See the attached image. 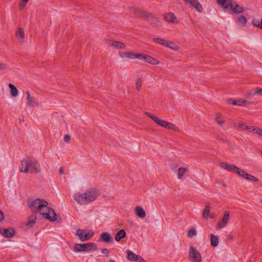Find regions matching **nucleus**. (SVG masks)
<instances>
[{
	"mask_svg": "<svg viewBox=\"0 0 262 262\" xmlns=\"http://www.w3.org/2000/svg\"><path fill=\"white\" fill-rule=\"evenodd\" d=\"M28 206L32 212H39L43 216L51 222L56 220V214L55 211L48 206V203L43 199H30L27 202Z\"/></svg>",
	"mask_w": 262,
	"mask_h": 262,
	"instance_id": "obj_1",
	"label": "nucleus"
},
{
	"mask_svg": "<svg viewBox=\"0 0 262 262\" xmlns=\"http://www.w3.org/2000/svg\"><path fill=\"white\" fill-rule=\"evenodd\" d=\"M100 195L99 191L95 188H89L84 192H77L73 198L79 205H86L94 201Z\"/></svg>",
	"mask_w": 262,
	"mask_h": 262,
	"instance_id": "obj_2",
	"label": "nucleus"
},
{
	"mask_svg": "<svg viewBox=\"0 0 262 262\" xmlns=\"http://www.w3.org/2000/svg\"><path fill=\"white\" fill-rule=\"evenodd\" d=\"M219 165L223 168L227 170L228 171L234 172L236 173L238 176L242 177L246 180L254 182L258 181V179L256 177L248 174L244 170L236 167L234 165L229 164L227 162H220Z\"/></svg>",
	"mask_w": 262,
	"mask_h": 262,
	"instance_id": "obj_3",
	"label": "nucleus"
},
{
	"mask_svg": "<svg viewBox=\"0 0 262 262\" xmlns=\"http://www.w3.org/2000/svg\"><path fill=\"white\" fill-rule=\"evenodd\" d=\"M120 57L129 59H139L143 60L147 63L150 64H159L160 62L156 58H152L148 55H143L140 53H134L131 51L120 52L119 53Z\"/></svg>",
	"mask_w": 262,
	"mask_h": 262,
	"instance_id": "obj_4",
	"label": "nucleus"
},
{
	"mask_svg": "<svg viewBox=\"0 0 262 262\" xmlns=\"http://www.w3.org/2000/svg\"><path fill=\"white\" fill-rule=\"evenodd\" d=\"M20 171L25 173H38L40 171L39 164L34 159L27 157L21 162Z\"/></svg>",
	"mask_w": 262,
	"mask_h": 262,
	"instance_id": "obj_5",
	"label": "nucleus"
},
{
	"mask_svg": "<svg viewBox=\"0 0 262 262\" xmlns=\"http://www.w3.org/2000/svg\"><path fill=\"white\" fill-rule=\"evenodd\" d=\"M146 115L151 118L157 124L164 127L166 128L172 129L175 132H179V128L173 124L169 123L164 120L160 119L158 117L151 114L149 113H145Z\"/></svg>",
	"mask_w": 262,
	"mask_h": 262,
	"instance_id": "obj_6",
	"label": "nucleus"
},
{
	"mask_svg": "<svg viewBox=\"0 0 262 262\" xmlns=\"http://www.w3.org/2000/svg\"><path fill=\"white\" fill-rule=\"evenodd\" d=\"M188 257L189 262H202L201 253L193 246L189 247Z\"/></svg>",
	"mask_w": 262,
	"mask_h": 262,
	"instance_id": "obj_7",
	"label": "nucleus"
},
{
	"mask_svg": "<svg viewBox=\"0 0 262 262\" xmlns=\"http://www.w3.org/2000/svg\"><path fill=\"white\" fill-rule=\"evenodd\" d=\"M76 235L79 238L81 241L84 242L92 237L94 235V232L92 230L87 232L85 230L78 229Z\"/></svg>",
	"mask_w": 262,
	"mask_h": 262,
	"instance_id": "obj_8",
	"label": "nucleus"
},
{
	"mask_svg": "<svg viewBox=\"0 0 262 262\" xmlns=\"http://www.w3.org/2000/svg\"><path fill=\"white\" fill-rule=\"evenodd\" d=\"M230 212L226 211L221 221L217 225V229H221L226 227L229 221Z\"/></svg>",
	"mask_w": 262,
	"mask_h": 262,
	"instance_id": "obj_9",
	"label": "nucleus"
},
{
	"mask_svg": "<svg viewBox=\"0 0 262 262\" xmlns=\"http://www.w3.org/2000/svg\"><path fill=\"white\" fill-rule=\"evenodd\" d=\"M183 1L193 7L198 12L203 11V7L198 0H183Z\"/></svg>",
	"mask_w": 262,
	"mask_h": 262,
	"instance_id": "obj_10",
	"label": "nucleus"
},
{
	"mask_svg": "<svg viewBox=\"0 0 262 262\" xmlns=\"http://www.w3.org/2000/svg\"><path fill=\"white\" fill-rule=\"evenodd\" d=\"M99 241L104 242L106 243H113L114 239L111 234L106 232H103L101 234Z\"/></svg>",
	"mask_w": 262,
	"mask_h": 262,
	"instance_id": "obj_11",
	"label": "nucleus"
},
{
	"mask_svg": "<svg viewBox=\"0 0 262 262\" xmlns=\"http://www.w3.org/2000/svg\"><path fill=\"white\" fill-rule=\"evenodd\" d=\"M0 233L5 237H11L15 235V230L12 228L0 229Z\"/></svg>",
	"mask_w": 262,
	"mask_h": 262,
	"instance_id": "obj_12",
	"label": "nucleus"
},
{
	"mask_svg": "<svg viewBox=\"0 0 262 262\" xmlns=\"http://www.w3.org/2000/svg\"><path fill=\"white\" fill-rule=\"evenodd\" d=\"M27 104L29 106L31 107L36 106L38 105V102L36 99L31 96L30 93L27 91Z\"/></svg>",
	"mask_w": 262,
	"mask_h": 262,
	"instance_id": "obj_13",
	"label": "nucleus"
},
{
	"mask_svg": "<svg viewBox=\"0 0 262 262\" xmlns=\"http://www.w3.org/2000/svg\"><path fill=\"white\" fill-rule=\"evenodd\" d=\"M83 251L90 252L91 251H96L97 249V244L94 243H89L86 244H82Z\"/></svg>",
	"mask_w": 262,
	"mask_h": 262,
	"instance_id": "obj_14",
	"label": "nucleus"
},
{
	"mask_svg": "<svg viewBox=\"0 0 262 262\" xmlns=\"http://www.w3.org/2000/svg\"><path fill=\"white\" fill-rule=\"evenodd\" d=\"M218 4L224 9L230 8L232 3V0H217Z\"/></svg>",
	"mask_w": 262,
	"mask_h": 262,
	"instance_id": "obj_15",
	"label": "nucleus"
},
{
	"mask_svg": "<svg viewBox=\"0 0 262 262\" xmlns=\"http://www.w3.org/2000/svg\"><path fill=\"white\" fill-rule=\"evenodd\" d=\"M135 212L137 216L140 218L143 219L146 216V213L145 211L141 206H136L135 208Z\"/></svg>",
	"mask_w": 262,
	"mask_h": 262,
	"instance_id": "obj_16",
	"label": "nucleus"
},
{
	"mask_svg": "<svg viewBox=\"0 0 262 262\" xmlns=\"http://www.w3.org/2000/svg\"><path fill=\"white\" fill-rule=\"evenodd\" d=\"M230 9L234 13H240L244 11V8L243 7H240L236 3L233 2L231 5Z\"/></svg>",
	"mask_w": 262,
	"mask_h": 262,
	"instance_id": "obj_17",
	"label": "nucleus"
},
{
	"mask_svg": "<svg viewBox=\"0 0 262 262\" xmlns=\"http://www.w3.org/2000/svg\"><path fill=\"white\" fill-rule=\"evenodd\" d=\"M230 101H232L231 99ZM253 102L248 101L246 100H233L232 104L233 105H239L241 106L246 105V104H251Z\"/></svg>",
	"mask_w": 262,
	"mask_h": 262,
	"instance_id": "obj_18",
	"label": "nucleus"
},
{
	"mask_svg": "<svg viewBox=\"0 0 262 262\" xmlns=\"http://www.w3.org/2000/svg\"><path fill=\"white\" fill-rule=\"evenodd\" d=\"M140 255H137L130 250L127 251V258L130 261H136Z\"/></svg>",
	"mask_w": 262,
	"mask_h": 262,
	"instance_id": "obj_19",
	"label": "nucleus"
},
{
	"mask_svg": "<svg viewBox=\"0 0 262 262\" xmlns=\"http://www.w3.org/2000/svg\"><path fill=\"white\" fill-rule=\"evenodd\" d=\"M126 236V232L124 230L122 229L119 230L117 233L116 234L115 236V239L117 242H119L121 239L125 237Z\"/></svg>",
	"mask_w": 262,
	"mask_h": 262,
	"instance_id": "obj_20",
	"label": "nucleus"
},
{
	"mask_svg": "<svg viewBox=\"0 0 262 262\" xmlns=\"http://www.w3.org/2000/svg\"><path fill=\"white\" fill-rule=\"evenodd\" d=\"M16 36L17 39L20 42H22L25 38V32L23 29L19 28L16 33Z\"/></svg>",
	"mask_w": 262,
	"mask_h": 262,
	"instance_id": "obj_21",
	"label": "nucleus"
},
{
	"mask_svg": "<svg viewBox=\"0 0 262 262\" xmlns=\"http://www.w3.org/2000/svg\"><path fill=\"white\" fill-rule=\"evenodd\" d=\"M210 204L209 203H206L205 204V207L204 209L202 216L204 219H208V214L210 212Z\"/></svg>",
	"mask_w": 262,
	"mask_h": 262,
	"instance_id": "obj_22",
	"label": "nucleus"
},
{
	"mask_svg": "<svg viewBox=\"0 0 262 262\" xmlns=\"http://www.w3.org/2000/svg\"><path fill=\"white\" fill-rule=\"evenodd\" d=\"M210 242L211 245L215 247L219 245V237L217 235H215L213 234L210 235Z\"/></svg>",
	"mask_w": 262,
	"mask_h": 262,
	"instance_id": "obj_23",
	"label": "nucleus"
},
{
	"mask_svg": "<svg viewBox=\"0 0 262 262\" xmlns=\"http://www.w3.org/2000/svg\"><path fill=\"white\" fill-rule=\"evenodd\" d=\"M36 216L35 214H32L29 217L28 222L26 224V226L28 227H31L35 223L36 220Z\"/></svg>",
	"mask_w": 262,
	"mask_h": 262,
	"instance_id": "obj_24",
	"label": "nucleus"
},
{
	"mask_svg": "<svg viewBox=\"0 0 262 262\" xmlns=\"http://www.w3.org/2000/svg\"><path fill=\"white\" fill-rule=\"evenodd\" d=\"M165 19L166 21L170 23L177 22V18L173 13H170L165 16Z\"/></svg>",
	"mask_w": 262,
	"mask_h": 262,
	"instance_id": "obj_25",
	"label": "nucleus"
},
{
	"mask_svg": "<svg viewBox=\"0 0 262 262\" xmlns=\"http://www.w3.org/2000/svg\"><path fill=\"white\" fill-rule=\"evenodd\" d=\"M112 46L117 49H124L126 47L123 42L118 41H113L112 42Z\"/></svg>",
	"mask_w": 262,
	"mask_h": 262,
	"instance_id": "obj_26",
	"label": "nucleus"
},
{
	"mask_svg": "<svg viewBox=\"0 0 262 262\" xmlns=\"http://www.w3.org/2000/svg\"><path fill=\"white\" fill-rule=\"evenodd\" d=\"M8 86L11 90L10 94L11 96L13 97H16L18 95V90L16 86L11 83H9Z\"/></svg>",
	"mask_w": 262,
	"mask_h": 262,
	"instance_id": "obj_27",
	"label": "nucleus"
},
{
	"mask_svg": "<svg viewBox=\"0 0 262 262\" xmlns=\"http://www.w3.org/2000/svg\"><path fill=\"white\" fill-rule=\"evenodd\" d=\"M167 47L170 48L171 50H174V51H178L179 49V47L177 46L174 42L171 41H168L166 46Z\"/></svg>",
	"mask_w": 262,
	"mask_h": 262,
	"instance_id": "obj_28",
	"label": "nucleus"
},
{
	"mask_svg": "<svg viewBox=\"0 0 262 262\" xmlns=\"http://www.w3.org/2000/svg\"><path fill=\"white\" fill-rule=\"evenodd\" d=\"M215 121L220 125L222 126L224 123L225 120L223 119L222 115L221 113H217L215 117Z\"/></svg>",
	"mask_w": 262,
	"mask_h": 262,
	"instance_id": "obj_29",
	"label": "nucleus"
},
{
	"mask_svg": "<svg viewBox=\"0 0 262 262\" xmlns=\"http://www.w3.org/2000/svg\"><path fill=\"white\" fill-rule=\"evenodd\" d=\"M153 40L163 46H166L168 40H165L163 38H159L158 37H154Z\"/></svg>",
	"mask_w": 262,
	"mask_h": 262,
	"instance_id": "obj_30",
	"label": "nucleus"
},
{
	"mask_svg": "<svg viewBox=\"0 0 262 262\" xmlns=\"http://www.w3.org/2000/svg\"><path fill=\"white\" fill-rule=\"evenodd\" d=\"M187 171V169L186 168H183L180 167L178 169V179H182V177L184 174V173Z\"/></svg>",
	"mask_w": 262,
	"mask_h": 262,
	"instance_id": "obj_31",
	"label": "nucleus"
},
{
	"mask_svg": "<svg viewBox=\"0 0 262 262\" xmlns=\"http://www.w3.org/2000/svg\"><path fill=\"white\" fill-rule=\"evenodd\" d=\"M82 244H75L74 246V248H73V250L74 252H83V247H82Z\"/></svg>",
	"mask_w": 262,
	"mask_h": 262,
	"instance_id": "obj_32",
	"label": "nucleus"
},
{
	"mask_svg": "<svg viewBox=\"0 0 262 262\" xmlns=\"http://www.w3.org/2000/svg\"><path fill=\"white\" fill-rule=\"evenodd\" d=\"M256 95V90L255 88V89H252V90L248 91L245 95V97L249 98V97L254 96Z\"/></svg>",
	"mask_w": 262,
	"mask_h": 262,
	"instance_id": "obj_33",
	"label": "nucleus"
},
{
	"mask_svg": "<svg viewBox=\"0 0 262 262\" xmlns=\"http://www.w3.org/2000/svg\"><path fill=\"white\" fill-rule=\"evenodd\" d=\"M196 235V230L194 228L190 229L187 232V236L189 238H192Z\"/></svg>",
	"mask_w": 262,
	"mask_h": 262,
	"instance_id": "obj_34",
	"label": "nucleus"
},
{
	"mask_svg": "<svg viewBox=\"0 0 262 262\" xmlns=\"http://www.w3.org/2000/svg\"><path fill=\"white\" fill-rule=\"evenodd\" d=\"M136 89L139 91L142 86L141 80L140 78H138L136 82Z\"/></svg>",
	"mask_w": 262,
	"mask_h": 262,
	"instance_id": "obj_35",
	"label": "nucleus"
},
{
	"mask_svg": "<svg viewBox=\"0 0 262 262\" xmlns=\"http://www.w3.org/2000/svg\"><path fill=\"white\" fill-rule=\"evenodd\" d=\"M29 0H21L19 4L20 9H23Z\"/></svg>",
	"mask_w": 262,
	"mask_h": 262,
	"instance_id": "obj_36",
	"label": "nucleus"
},
{
	"mask_svg": "<svg viewBox=\"0 0 262 262\" xmlns=\"http://www.w3.org/2000/svg\"><path fill=\"white\" fill-rule=\"evenodd\" d=\"M258 128H256L254 126H248V128H247V130H248L249 132L256 134V130L258 129Z\"/></svg>",
	"mask_w": 262,
	"mask_h": 262,
	"instance_id": "obj_37",
	"label": "nucleus"
},
{
	"mask_svg": "<svg viewBox=\"0 0 262 262\" xmlns=\"http://www.w3.org/2000/svg\"><path fill=\"white\" fill-rule=\"evenodd\" d=\"M238 21L242 25H245L247 22V19L245 17L241 16L238 17Z\"/></svg>",
	"mask_w": 262,
	"mask_h": 262,
	"instance_id": "obj_38",
	"label": "nucleus"
},
{
	"mask_svg": "<svg viewBox=\"0 0 262 262\" xmlns=\"http://www.w3.org/2000/svg\"><path fill=\"white\" fill-rule=\"evenodd\" d=\"M238 126L243 130H247V128H248V126L243 123H239Z\"/></svg>",
	"mask_w": 262,
	"mask_h": 262,
	"instance_id": "obj_39",
	"label": "nucleus"
},
{
	"mask_svg": "<svg viewBox=\"0 0 262 262\" xmlns=\"http://www.w3.org/2000/svg\"><path fill=\"white\" fill-rule=\"evenodd\" d=\"M256 95L262 96V88H255Z\"/></svg>",
	"mask_w": 262,
	"mask_h": 262,
	"instance_id": "obj_40",
	"label": "nucleus"
},
{
	"mask_svg": "<svg viewBox=\"0 0 262 262\" xmlns=\"http://www.w3.org/2000/svg\"><path fill=\"white\" fill-rule=\"evenodd\" d=\"M160 20L156 17L152 18L150 21V23L153 24H157L159 23Z\"/></svg>",
	"mask_w": 262,
	"mask_h": 262,
	"instance_id": "obj_41",
	"label": "nucleus"
},
{
	"mask_svg": "<svg viewBox=\"0 0 262 262\" xmlns=\"http://www.w3.org/2000/svg\"><path fill=\"white\" fill-rule=\"evenodd\" d=\"M101 252L106 255H108V254H110L109 250L106 248L102 249Z\"/></svg>",
	"mask_w": 262,
	"mask_h": 262,
	"instance_id": "obj_42",
	"label": "nucleus"
},
{
	"mask_svg": "<svg viewBox=\"0 0 262 262\" xmlns=\"http://www.w3.org/2000/svg\"><path fill=\"white\" fill-rule=\"evenodd\" d=\"M71 140V136L69 135H66L64 136V141L66 142H68Z\"/></svg>",
	"mask_w": 262,
	"mask_h": 262,
	"instance_id": "obj_43",
	"label": "nucleus"
},
{
	"mask_svg": "<svg viewBox=\"0 0 262 262\" xmlns=\"http://www.w3.org/2000/svg\"><path fill=\"white\" fill-rule=\"evenodd\" d=\"M136 262H147L141 256H139V258L137 259Z\"/></svg>",
	"mask_w": 262,
	"mask_h": 262,
	"instance_id": "obj_44",
	"label": "nucleus"
},
{
	"mask_svg": "<svg viewBox=\"0 0 262 262\" xmlns=\"http://www.w3.org/2000/svg\"><path fill=\"white\" fill-rule=\"evenodd\" d=\"M256 134L262 137V129L258 128L256 130Z\"/></svg>",
	"mask_w": 262,
	"mask_h": 262,
	"instance_id": "obj_45",
	"label": "nucleus"
},
{
	"mask_svg": "<svg viewBox=\"0 0 262 262\" xmlns=\"http://www.w3.org/2000/svg\"><path fill=\"white\" fill-rule=\"evenodd\" d=\"M59 172L61 174H63L64 173V170H63V167L60 168L59 170Z\"/></svg>",
	"mask_w": 262,
	"mask_h": 262,
	"instance_id": "obj_46",
	"label": "nucleus"
},
{
	"mask_svg": "<svg viewBox=\"0 0 262 262\" xmlns=\"http://www.w3.org/2000/svg\"><path fill=\"white\" fill-rule=\"evenodd\" d=\"M209 217L210 219H213L215 217V214L214 213H211L210 214Z\"/></svg>",
	"mask_w": 262,
	"mask_h": 262,
	"instance_id": "obj_47",
	"label": "nucleus"
},
{
	"mask_svg": "<svg viewBox=\"0 0 262 262\" xmlns=\"http://www.w3.org/2000/svg\"><path fill=\"white\" fill-rule=\"evenodd\" d=\"M108 262H116L114 259H110Z\"/></svg>",
	"mask_w": 262,
	"mask_h": 262,
	"instance_id": "obj_48",
	"label": "nucleus"
},
{
	"mask_svg": "<svg viewBox=\"0 0 262 262\" xmlns=\"http://www.w3.org/2000/svg\"><path fill=\"white\" fill-rule=\"evenodd\" d=\"M228 238L229 239H232L233 237L232 236H231V235H229V236H228Z\"/></svg>",
	"mask_w": 262,
	"mask_h": 262,
	"instance_id": "obj_49",
	"label": "nucleus"
},
{
	"mask_svg": "<svg viewBox=\"0 0 262 262\" xmlns=\"http://www.w3.org/2000/svg\"><path fill=\"white\" fill-rule=\"evenodd\" d=\"M261 154H262V150L261 151Z\"/></svg>",
	"mask_w": 262,
	"mask_h": 262,
	"instance_id": "obj_50",
	"label": "nucleus"
},
{
	"mask_svg": "<svg viewBox=\"0 0 262 262\" xmlns=\"http://www.w3.org/2000/svg\"><path fill=\"white\" fill-rule=\"evenodd\" d=\"M260 202H261V203H262V200H261Z\"/></svg>",
	"mask_w": 262,
	"mask_h": 262,
	"instance_id": "obj_51",
	"label": "nucleus"
}]
</instances>
